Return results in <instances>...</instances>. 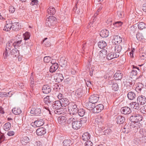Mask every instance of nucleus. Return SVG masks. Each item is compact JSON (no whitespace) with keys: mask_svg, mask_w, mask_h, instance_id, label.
<instances>
[{"mask_svg":"<svg viewBox=\"0 0 146 146\" xmlns=\"http://www.w3.org/2000/svg\"><path fill=\"white\" fill-rule=\"evenodd\" d=\"M51 58L49 56H46L44 58V61L45 63H48L50 60Z\"/></svg>","mask_w":146,"mask_h":146,"instance_id":"obj_54","label":"nucleus"},{"mask_svg":"<svg viewBox=\"0 0 146 146\" xmlns=\"http://www.w3.org/2000/svg\"><path fill=\"white\" fill-rule=\"evenodd\" d=\"M116 122L118 124H123L125 121V117L122 116H118L116 117Z\"/></svg>","mask_w":146,"mask_h":146,"instance_id":"obj_15","label":"nucleus"},{"mask_svg":"<svg viewBox=\"0 0 146 146\" xmlns=\"http://www.w3.org/2000/svg\"><path fill=\"white\" fill-rule=\"evenodd\" d=\"M122 49V46L120 45H116L115 47V53L119 54V55L120 52H121Z\"/></svg>","mask_w":146,"mask_h":146,"instance_id":"obj_36","label":"nucleus"},{"mask_svg":"<svg viewBox=\"0 0 146 146\" xmlns=\"http://www.w3.org/2000/svg\"><path fill=\"white\" fill-rule=\"evenodd\" d=\"M58 98L61 101L62 99H63L64 97L63 95L61 93L59 94L57 96Z\"/></svg>","mask_w":146,"mask_h":146,"instance_id":"obj_58","label":"nucleus"},{"mask_svg":"<svg viewBox=\"0 0 146 146\" xmlns=\"http://www.w3.org/2000/svg\"><path fill=\"white\" fill-rule=\"evenodd\" d=\"M123 23L120 21H117L113 23V25L116 27H121Z\"/></svg>","mask_w":146,"mask_h":146,"instance_id":"obj_52","label":"nucleus"},{"mask_svg":"<svg viewBox=\"0 0 146 146\" xmlns=\"http://www.w3.org/2000/svg\"><path fill=\"white\" fill-rule=\"evenodd\" d=\"M14 48V46L13 41L11 40L8 41L6 44L5 52L3 54V56L4 58H7L9 52Z\"/></svg>","mask_w":146,"mask_h":146,"instance_id":"obj_1","label":"nucleus"},{"mask_svg":"<svg viewBox=\"0 0 146 146\" xmlns=\"http://www.w3.org/2000/svg\"><path fill=\"white\" fill-rule=\"evenodd\" d=\"M143 117L142 116L139 114H133L130 117L129 119L132 122H138L142 120Z\"/></svg>","mask_w":146,"mask_h":146,"instance_id":"obj_3","label":"nucleus"},{"mask_svg":"<svg viewBox=\"0 0 146 146\" xmlns=\"http://www.w3.org/2000/svg\"><path fill=\"white\" fill-rule=\"evenodd\" d=\"M11 54L14 55L15 56H18L19 54V51L18 50L17 48H15V49L13 48L9 52L8 56H9Z\"/></svg>","mask_w":146,"mask_h":146,"instance_id":"obj_21","label":"nucleus"},{"mask_svg":"<svg viewBox=\"0 0 146 146\" xmlns=\"http://www.w3.org/2000/svg\"><path fill=\"white\" fill-rule=\"evenodd\" d=\"M90 135L88 132L85 133L82 137V139L85 141H86L90 139Z\"/></svg>","mask_w":146,"mask_h":146,"instance_id":"obj_31","label":"nucleus"},{"mask_svg":"<svg viewBox=\"0 0 146 146\" xmlns=\"http://www.w3.org/2000/svg\"><path fill=\"white\" fill-rule=\"evenodd\" d=\"M127 96L129 100H132L135 99L136 97L135 94L133 92H129L127 94Z\"/></svg>","mask_w":146,"mask_h":146,"instance_id":"obj_19","label":"nucleus"},{"mask_svg":"<svg viewBox=\"0 0 146 146\" xmlns=\"http://www.w3.org/2000/svg\"><path fill=\"white\" fill-rule=\"evenodd\" d=\"M98 46L100 48H103L106 46L107 43L104 41H100L98 43Z\"/></svg>","mask_w":146,"mask_h":146,"instance_id":"obj_33","label":"nucleus"},{"mask_svg":"<svg viewBox=\"0 0 146 146\" xmlns=\"http://www.w3.org/2000/svg\"><path fill=\"white\" fill-rule=\"evenodd\" d=\"M99 96L96 94L92 95L90 96L89 98V101L92 104H95L98 101Z\"/></svg>","mask_w":146,"mask_h":146,"instance_id":"obj_5","label":"nucleus"},{"mask_svg":"<svg viewBox=\"0 0 146 146\" xmlns=\"http://www.w3.org/2000/svg\"><path fill=\"white\" fill-rule=\"evenodd\" d=\"M12 29L13 30L17 31L21 28V25L19 22L12 23Z\"/></svg>","mask_w":146,"mask_h":146,"instance_id":"obj_9","label":"nucleus"},{"mask_svg":"<svg viewBox=\"0 0 146 146\" xmlns=\"http://www.w3.org/2000/svg\"><path fill=\"white\" fill-rule=\"evenodd\" d=\"M101 119V116L96 118L95 119L94 123L96 125H98V127H100L101 126L102 123Z\"/></svg>","mask_w":146,"mask_h":146,"instance_id":"obj_26","label":"nucleus"},{"mask_svg":"<svg viewBox=\"0 0 146 146\" xmlns=\"http://www.w3.org/2000/svg\"><path fill=\"white\" fill-rule=\"evenodd\" d=\"M11 126V123L9 122H7L3 125V129L5 131H8L10 129Z\"/></svg>","mask_w":146,"mask_h":146,"instance_id":"obj_40","label":"nucleus"},{"mask_svg":"<svg viewBox=\"0 0 146 146\" xmlns=\"http://www.w3.org/2000/svg\"><path fill=\"white\" fill-rule=\"evenodd\" d=\"M38 1L37 0H33L30 3V4L32 5H36L38 3Z\"/></svg>","mask_w":146,"mask_h":146,"instance_id":"obj_60","label":"nucleus"},{"mask_svg":"<svg viewBox=\"0 0 146 146\" xmlns=\"http://www.w3.org/2000/svg\"><path fill=\"white\" fill-rule=\"evenodd\" d=\"M92 143L90 141H88L86 142L85 144V146H92Z\"/></svg>","mask_w":146,"mask_h":146,"instance_id":"obj_59","label":"nucleus"},{"mask_svg":"<svg viewBox=\"0 0 146 146\" xmlns=\"http://www.w3.org/2000/svg\"><path fill=\"white\" fill-rule=\"evenodd\" d=\"M139 133L143 137H146V131L143 128L140 129Z\"/></svg>","mask_w":146,"mask_h":146,"instance_id":"obj_48","label":"nucleus"},{"mask_svg":"<svg viewBox=\"0 0 146 146\" xmlns=\"http://www.w3.org/2000/svg\"><path fill=\"white\" fill-rule=\"evenodd\" d=\"M130 131V128H129L128 125H125L122 129L123 132L126 133L129 132Z\"/></svg>","mask_w":146,"mask_h":146,"instance_id":"obj_43","label":"nucleus"},{"mask_svg":"<svg viewBox=\"0 0 146 146\" xmlns=\"http://www.w3.org/2000/svg\"><path fill=\"white\" fill-rule=\"evenodd\" d=\"M111 132V130L110 129H108L104 131V133L106 135L110 134Z\"/></svg>","mask_w":146,"mask_h":146,"instance_id":"obj_57","label":"nucleus"},{"mask_svg":"<svg viewBox=\"0 0 146 146\" xmlns=\"http://www.w3.org/2000/svg\"><path fill=\"white\" fill-rule=\"evenodd\" d=\"M137 102L141 105L144 104L146 102V98L144 96H139L137 99Z\"/></svg>","mask_w":146,"mask_h":146,"instance_id":"obj_7","label":"nucleus"},{"mask_svg":"<svg viewBox=\"0 0 146 146\" xmlns=\"http://www.w3.org/2000/svg\"><path fill=\"white\" fill-rule=\"evenodd\" d=\"M122 40V38L118 35H115L114 36L113 41L115 44L120 43L121 42Z\"/></svg>","mask_w":146,"mask_h":146,"instance_id":"obj_29","label":"nucleus"},{"mask_svg":"<svg viewBox=\"0 0 146 146\" xmlns=\"http://www.w3.org/2000/svg\"><path fill=\"white\" fill-rule=\"evenodd\" d=\"M85 105L87 109L89 110H92V109L94 106L95 104L89 102H86L85 103Z\"/></svg>","mask_w":146,"mask_h":146,"instance_id":"obj_23","label":"nucleus"},{"mask_svg":"<svg viewBox=\"0 0 146 146\" xmlns=\"http://www.w3.org/2000/svg\"><path fill=\"white\" fill-rule=\"evenodd\" d=\"M48 20H49V21L51 23V24H52V25H53L56 22V19L54 16H49V17L47 18Z\"/></svg>","mask_w":146,"mask_h":146,"instance_id":"obj_39","label":"nucleus"},{"mask_svg":"<svg viewBox=\"0 0 146 146\" xmlns=\"http://www.w3.org/2000/svg\"><path fill=\"white\" fill-rule=\"evenodd\" d=\"M56 12L55 9L53 7H50L47 10V13L50 15H54Z\"/></svg>","mask_w":146,"mask_h":146,"instance_id":"obj_28","label":"nucleus"},{"mask_svg":"<svg viewBox=\"0 0 146 146\" xmlns=\"http://www.w3.org/2000/svg\"><path fill=\"white\" fill-rule=\"evenodd\" d=\"M63 108H59L56 109V110L54 111V113L56 114H60L63 113Z\"/></svg>","mask_w":146,"mask_h":146,"instance_id":"obj_50","label":"nucleus"},{"mask_svg":"<svg viewBox=\"0 0 146 146\" xmlns=\"http://www.w3.org/2000/svg\"><path fill=\"white\" fill-rule=\"evenodd\" d=\"M37 135L38 136H42L44 135L46 133L45 129L41 127L38 128L36 131Z\"/></svg>","mask_w":146,"mask_h":146,"instance_id":"obj_14","label":"nucleus"},{"mask_svg":"<svg viewBox=\"0 0 146 146\" xmlns=\"http://www.w3.org/2000/svg\"><path fill=\"white\" fill-rule=\"evenodd\" d=\"M44 102L48 105H50L52 103V101L50 99L49 96H46L44 99Z\"/></svg>","mask_w":146,"mask_h":146,"instance_id":"obj_30","label":"nucleus"},{"mask_svg":"<svg viewBox=\"0 0 146 146\" xmlns=\"http://www.w3.org/2000/svg\"><path fill=\"white\" fill-rule=\"evenodd\" d=\"M130 104L133 106V108L136 110H138L139 109L140 104H139L138 102H133L130 103Z\"/></svg>","mask_w":146,"mask_h":146,"instance_id":"obj_37","label":"nucleus"},{"mask_svg":"<svg viewBox=\"0 0 146 146\" xmlns=\"http://www.w3.org/2000/svg\"><path fill=\"white\" fill-rule=\"evenodd\" d=\"M107 52V51L106 50H103L102 51L100 52L99 54V55L98 56V57H100V58L98 60L100 61H102L103 58H105V56H103V54H104V53L105 52L106 53Z\"/></svg>","mask_w":146,"mask_h":146,"instance_id":"obj_38","label":"nucleus"},{"mask_svg":"<svg viewBox=\"0 0 146 146\" xmlns=\"http://www.w3.org/2000/svg\"><path fill=\"white\" fill-rule=\"evenodd\" d=\"M45 25L46 26H48L49 27H50L51 26L53 25L49 21V20L47 18L46 20Z\"/></svg>","mask_w":146,"mask_h":146,"instance_id":"obj_56","label":"nucleus"},{"mask_svg":"<svg viewBox=\"0 0 146 146\" xmlns=\"http://www.w3.org/2000/svg\"><path fill=\"white\" fill-rule=\"evenodd\" d=\"M30 113L33 114L39 115L41 113V110L40 108L34 107L31 109Z\"/></svg>","mask_w":146,"mask_h":146,"instance_id":"obj_8","label":"nucleus"},{"mask_svg":"<svg viewBox=\"0 0 146 146\" xmlns=\"http://www.w3.org/2000/svg\"><path fill=\"white\" fill-rule=\"evenodd\" d=\"M120 111L122 113L124 114H128L131 112L130 108L126 106L122 107L120 110Z\"/></svg>","mask_w":146,"mask_h":146,"instance_id":"obj_12","label":"nucleus"},{"mask_svg":"<svg viewBox=\"0 0 146 146\" xmlns=\"http://www.w3.org/2000/svg\"><path fill=\"white\" fill-rule=\"evenodd\" d=\"M7 96H8L7 95V93L5 92H0V97H5Z\"/></svg>","mask_w":146,"mask_h":146,"instance_id":"obj_63","label":"nucleus"},{"mask_svg":"<svg viewBox=\"0 0 146 146\" xmlns=\"http://www.w3.org/2000/svg\"><path fill=\"white\" fill-rule=\"evenodd\" d=\"M58 123L61 124H64V123L66 121L67 119L64 116H60L58 118Z\"/></svg>","mask_w":146,"mask_h":146,"instance_id":"obj_20","label":"nucleus"},{"mask_svg":"<svg viewBox=\"0 0 146 146\" xmlns=\"http://www.w3.org/2000/svg\"><path fill=\"white\" fill-rule=\"evenodd\" d=\"M82 90L80 88L77 90L76 92L75 96L76 98H79L82 96Z\"/></svg>","mask_w":146,"mask_h":146,"instance_id":"obj_24","label":"nucleus"},{"mask_svg":"<svg viewBox=\"0 0 146 146\" xmlns=\"http://www.w3.org/2000/svg\"><path fill=\"white\" fill-rule=\"evenodd\" d=\"M143 86L141 83H139L138 84V86L136 88V89L137 90L141 91L142 90V88H143Z\"/></svg>","mask_w":146,"mask_h":146,"instance_id":"obj_55","label":"nucleus"},{"mask_svg":"<svg viewBox=\"0 0 146 146\" xmlns=\"http://www.w3.org/2000/svg\"><path fill=\"white\" fill-rule=\"evenodd\" d=\"M52 104V107L53 109L61 108L62 107V106L59 101H56Z\"/></svg>","mask_w":146,"mask_h":146,"instance_id":"obj_11","label":"nucleus"},{"mask_svg":"<svg viewBox=\"0 0 146 146\" xmlns=\"http://www.w3.org/2000/svg\"><path fill=\"white\" fill-rule=\"evenodd\" d=\"M119 54L118 53H109L107 55L106 58L108 60H110L113 58L118 57Z\"/></svg>","mask_w":146,"mask_h":146,"instance_id":"obj_10","label":"nucleus"},{"mask_svg":"<svg viewBox=\"0 0 146 146\" xmlns=\"http://www.w3.org/2000/svg\"><path fill=\"white\" fill-rule=\"evenodd\" d=\"M24 40H26L29 39L30 36V34L28 32H27L23 35Z\"/></svg>","mask_w":146,"mask_h":146,"instance_id":"obj_45","label":"nucleus"},{"mask_svg":"<svg viewBox=\"0 0 146 146\" xmlns=\"http://www.w3.org/2000/svg\"><path fill=\"white\" fill-rule=\"evenodd\" d=\"M88 120V119L86 117H84L81 119V121L83 123H86Z\"/></svg>","mask_w":146,"mask_h":146,"instance_id":"obj_61","label":"nucleus"},{"mask_svg":"<svg viewBox=\"0 0 146 146\" xmlns=\"http://www.w3.org/2000/svg\"><path fill=\"white\" fill-rule=\"evenodd\" d=\"M64 146H69L71 144V141L70 139H65L63 142Z\"/></svg>","mask_w":146,"mask_h":146,"instance_id":"obj_46","label":"nucleus"},{"mask_svg":"<svg viewBox=\"0 0 146 146\" xmlns=\"http://www.w3.org/2000/svg\"><path fill=\"white\" fill-rule=\"evenodd\" d=\"M58 67V63H53L52 65L50 66V72L51 73H53L56 71Z\"/></svg>","mask_w":146,"mask_h":146,"instance_id":"obj_16","label":"nucleus"},{"mask_svg":"<svg viewBox=\"0 0 146 146\" xmlns=\"http://www.w3.org/2000/svg\"><path fill=\"white\" fill-rule=\"evenodd\" d=\"M51 90L50 87L47 85H44L42 88V92L44 94H48L50 92Z\"/></svg>","mask_w":146,"mask_h":146,"instance_id":"obj_13","label":"nucleus"},{"mask_svg":"<svg viewBox=\"0 0 146 146\" xmlns=\"http://www.w3.org/2000/svg\"><path fill=\"white\" fill-rule=\"evenodd\" d=\"M82 123L79 121H74L72 123V127L75 129H78L81 126Z\"/></svg>","mask_w":146,"mask_h":146,"instance_id":"obj_6","label":"nucleus"},{"mask_svg":"<svg viewBox=\"0 0 146 146\" xmlns=\"http://www.w3.org/2000/svg\"><path fill=\"white\" fill-rule=\"evenodd\" d=\"M12 111L14 114L15 115H19L22 112L21 109L18 108H13L12 110Z\"/></svg>","mask_w":146,"mask_h":146,"instance_id":"obj_35","label":"nucleus"},{"mask_svg":"<svg viewBox=\"0 0 146 146\" xmlns=\"http://www.w3.org/2000/svg\"><path fill=\"white\" fill-rule=\"evenodd\" d=\"M33 75L32 74L30 76V81L31 84L30 86L31 87H33L34 86V79L33 78Z\"/></svg>","mask_w":146,"mask_h":146,"instance_id":"obj_51","label":"nucleus"},{"mask_svg":"<svg viewBox=\"0 0 146 146\" xmlns=\"http://www.w3.org/2000/svg\"><path fill=\"white\" fill-rule=\"evenodd\" d=\"M140 56L142 59L144 60L145 58H146V54L144 53H142L141 54Z\"/></svg>","mask_w":146,"mask_h":146,"instance_id":"obj_64","label":"nucleus"},{"mask_svg":"<svg viewBox=\"0 0 146 146\" xmlns=\"http://www.w3.org/2000/svg\"><path fill=\"white\" fill-rule=\"evenodd\" d=\"M104 106L102 104H99L94 106L92 109V112L94 113H98L100 112L104 109Z\"/></svg>","mask_w":146,"mask_h":146,"instance_id":"obj_4","label":"nucleus"},{"mask_svg":"<svg viewBox=\"0 0 146 146\" xmlns=\"http://www.w3.org/2000/svg\"><path fill=\"white\" fill-rule=\"evenodd\" d=\"M138 28L140 30L146 28V25L143 22H141L139 23L138 25Z\"/></svg>","mask_w":146,"mask_h":146,"instance_id":"obj_44","label":"nucleus"},{"mask_svg":"<svg viewBox=\"0 0 146 146\" xmlns=\"http://www.w3.org/2000/svg\"><path fill=\"white\" fill-rule=\"evenodd\" d=\"M7 22H6V24L4 27V30L6 31H9L11 28H12V21L11 23H7Z\"/></svg>","mask_w":146,"mask_h":146,"instance_id":"obj_32","label":"nucleus"},{"mask_svg":"<svg viewBox=\"0 0 146 146\" xmlns=\"http://www.w3.org/2000/svg\"><path fill=\"white\" fill-rule=\"evenodd\" d=\"M123 77V74L122 72L120 71H117V72L114 74V77L117 80H120Z\"/></svg>","mask_w":146,"mask_h":146,"instance_id":"obj_18","label":"nucleus"},{"mask_svg":"<svg viewBox=\"0 0 146 146\" xmlns=\"http://www.w3.org/2000/svg\"><path fill=\"white\" fill-rule=\"evenodd\" d=\"M29 138L27 136L22 137L21 138V142L23 145H26L29 143Z\"/></svg>","mask_w":146,"mask_h":146,"instance_id":"obj_25","label":"nucleus"},{"mask_svg":"<svg viewBox=\"0 0 146 146\" xmlns=\"http://www.w3.org/2000/svg\"><path fill=\"white\" fill-rule=\"evenodd\" d=\"M136 38L138 40H141L143 39V36L141 33H138L137 34Z\"/></svg>","mask_w":146,"mask_h":146,"instance_id":"obj_53","label":"nucleus"},{"mask_svg":"<svg viewBox=\"0 0 146 146\" xmlns=\"http://www.w3.org/2000/svg\"><path fill=\"white\" fill-rule=\"evenodd\" d=\"M78 113L80 116L82 117L85 114V111L83 109H81L78 110Z\"/></svg>","mask_w":146,"mask_h":146,"instance_id":"obj_47","label":"nucleus"},{"mask_svg":"<svg viewBox=\"0 0 146 146\" xmlns=\"http://www.w3.org/2000/svg\"><path fill=\"white\" fill-rule=\"evenodd\" d=\"M56 75V80L58 82H62L64 79V77L62 74L57 73Z\"/></svg>","mask_w":146,"mask_h":146,"instance_id":"obj_34","label":"nucleus"},{"mask_svg":"<svg viewBox=\"0 0 146 146\" xmlns=\"http://www.w3.org/2000/svg\"><path fill=\"white\" fill-rule=\"evenodd\" d=\"M60 101V103H61L62 105V107H66L67 105L68 106V105L70 104L69 102L68 99L65 98H64L63 99H62L61 101Z\"/></svg>","mask_w":146,"mask_h":146,"instance_id":"obj_22","label":"nucleus"},{"mask_svg":"<svg viewBox=\"0 0 146 146\" xmlns=\"http://www.w3.org/2000/svg\"><path fill=\"white\" fill-rule=\"evenodd\" d=\"M59 64L62 67H65L67 66V61L64 59H61Z\"/></svg>","mask_w":146,"mask_h":146,"instance_id":"obj_41","label":"nucleus"},{"mask_svg":"<svg viewBox=\"0 0 146 146\" xmlns=\"http://www.w3.org/2000/svg\"><path fill=\"white\" fill-rule=\"evenodd\" d=\"M34 124L36 127H39L43 125L44 121L42 119H38L35 121Z\"/></svg>","mask_w":146,"mask_h":146,"instance_id":"obj_27","label":"nucleus"},{"mask_svg":"<svg viewBox=\"0 0 146 146\" xmlns=\"http://www.w3.org/2000/svg\"><path fill=\"white\" fill-rule=\"evenodd\" d=\"M68 107L69 113L70 114L75 115L77 113L78 110L76 104L70 103L68 105Z\"/></svg>","mask_w":146,"mask_h":146,"instance_id":"obj_2","label":"nucleus"},{"mask_svg":"<svg viewBox=\"0 0 146 146\" xmlns=\"http://www.w3.org/2000/svg\"><path fill=\"white\" fill-rule=\"evenodd\" d=\"M109 35V32L106 29L102 30L100 33V36L103 38L107 37Z\"/></svg>","mask_w":146,"mask_h":146,"instance_id":"obj_17","label":"nucleus"},{"mask_svg":"<svg viewBox=\"0 0 146 146\" xmlns=\"http://www.w3.org/2000/svg\"><path fill=\"white\" fill-rule=\"evenodd\" d=\"M15 134V132L13 131H8L7 135L9 136H12L13 135Z\"/></svg>","mask_w":146,"mask_h":146,"instance_id":"obj_62","label":"nucleus"},{"mask_svg":"<svg viewBox=\"0 0 146 146\" xmlns=\"http://www.w3.org/2000/svg\"><path fill=\"white\" fill-rule=\"evenodd\" d=\"M111 88L114 91H117L118 90L119 86L115 82L112 85Z\"/></svg>","mask_w":146,"mask_h":146,"instance_id":"obj_49","label":"nucleus"},{"mask_svg":"<svg viewBox=\"0 0 146 146\" xmlns=\"http://www.w3.org/2000/svg\"><path fill=\"white\" fill-rule=\"evenodd\" d=\"M22 42V40L21 39H20L18 40H16V41H13L14 48H18L19 46V45L21 44Z\"/></svg>","mask_w":146,"mask_h":146,"instance_id":"obj_42","label":"nucleus"}]
</instances>
